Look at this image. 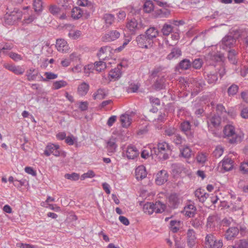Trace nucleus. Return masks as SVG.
<instances>
[{"mask_svg":"<svg viewBox=\"0 0 248 248\" xmlns=\"http://www.w3.org/2000/svg\"><path fill=\"white\" fill-rule=\"evenodd\" d=\"M164 67L159 66L155 67L152 71V77L153 78L157 77L154 84V87L156 90H160L165 87L166 74L164 71Z\"/></svg>","mask_w":248,"mask_h":248,"instance_id":"1","label":"nucleus"},{"mask_svg":"<svg viewBox=\"0 0 248 248\" xmlns=\"http://www.w3.org/2000/svg\"><path fill=\"white\" fill-rule=\"evenodd\" d=\"M151 154L154 152V154L159 156L162 160H165L169 158L171 154V148L169 143L166 142H159L157 147L151 149Z\"/></svg>","mask_w":248,"mask_h":248,"instance_id":"2","label":"nucleus"},{"mask_svg":"<svg viewBox=\"0 0 248 248\" xmlns=\"http://www.w3.org/2000/svg\"><path fill=\"white\" fill-rule=\"evenodd\" d=\"M225 138H227L230 143L234 144L241 141L242 138L235 131L234 127L230 124L226 125L223 129Z\"/></svg>","mask_w":248,"mask_h":248,"instance_id":"3","label":"nucleus"},{"mask_svg":"<svg viewBox=\"0 0 248 248\" xmlns=\"http://www.w3.org/2000/svg\"><path fill=\"white\" fill-rule=\"evenodd\" d=\"M205 245L209 248H221L223 243L222 240L217 239L213 234L210 233L205 237Z\"/></svg>","mask_w":248,"mask_h":248,"instance_id":"4","label":"nucleus"},{"mask_svg":"<svg viewBox=\"0 0 248 248\" xmlns=\"http://www.w3.org/2000/svg\"><path fill=\"white\" fill-rule=\"evenodd\" d=\"M22 17L21 12L20 11H14L10 14H6L5 16V23L8 25H13Z\"/></svg>","mask_w":248,"mask_h":248,"instance_id":"5","label":"nucleus"},{"mask_svg":"<svg viewBox=\"0 0 248 248\" xmlns=\"http://www.w3.org/2000/svg\"><path fill=\"white\" fill-rule=\"evenodd\" d=\"M138 45L141 48H149L152 46L153 41L149 39L145 34H140L136 37Z\"/></svg>","mask_w":248,"mask_h":248,"instance_id":"6","label":"nucleus"},{"mask_svg":"<svg viewBox=\"0 0 248 248\" xmlns=\"http://www.w3.org/2000/svg\"><path fill=\"white\" fill-rule=\"evenodd\" d=\"M60 146L57 144H48L44 151V154L46 156H49L51 154L55 156H59L60 155V152L59 149Z\"/></svg>","mask_w":248,"mask_h":248,"instance_id":"7","label":"nucleus"},{"mask_svg":"<svg viewBox=\"0 0 248 248\" xmlns=\"http://www.w3.org/2000/svg\"><path fill=\"white\" fill-rule=\"evenodd\" d=\"M186 242L189 248H195L197 243L195 232L193 229H188L186 232Z\"/></svg>","mask_w":248,"mask_h":248,"instance_id":"8","label":"nucleus"},{"mask_svg":"<svg viewBox=\"0 0 248 248\" xmlns=\"http://www.w3.org/2000/svg\"><path fill=\"white\" fill-rule=\"evenodd\" d=\"M139 154L137 148L132 145H128L125 151V155L128 159H134L139 156Z\"/></svg>","mask_w":248,"mask_h":248,"instance_id":"9","label":"nucleus"},{"mask_svg":"<svg viewBox=\"0 0 248 248\" xmlns=\"http://www.w3.org/2000/svg\"><path fill=\"white\" fill-rule=\"evenodd\" d=\"M120 36V33L118 31L113 30L105 34L102 39L104 42H109L116 40Z\"/></svg>","mask_w":248,"mask_h":248,"instance_id":"10","label":"nucleus"},{"mask_svg":"<svg viewBox=\"0 0 248 248\" xmlns=\"http://www.w3.org/2000/svg\"><path fill=\"white\" fill-rule=\"evenodd\" d=\"M168 177L169 175L166 170H160L156 174V184L158 185H162L167 181Z\"/></svg>","mask_w":248,"mask_h":248,"instance_id":"11","label":"nucleus"},{"mask_svg":"<svg viewBox=\"0 0 248 248\" xmlns=\"http://www.w3.org/2000/svg\"><path fill=\"white\" fill-rule=\"evenodd\" d=\"M3 66L6 69L13 72L16 75H22L25 72V69L19 65L16 66L14 64L5 63Z\"/></svg>","mask_w":248,"mask_h":248,"instance_id":"12","label":"nucleus"},{"mask_svg":"<svg viewBox=\"0 0 248 248\" xmlns=\"http://www.w3.org/2000/svg\"><path fill=\"white\" fill-rule=\"evenodd\" d=\"M239 232V229L237 227H230L225 232V238L227 240H232L236 237Z\"/></svg>","mask_w":248,"mask_h":248,"instance_id":"13","label":"nucleus"},{"mask_svg":"<svg viewBox=\"0 0 248 248\" xmlns=\"http://www.w3.org/2000/svg\"><path fill=\"white\" fill-rule=\"evenodd\" d=\"M56 47L59 51L62 52H66L69 49V46L66 41L62 39L57 40Z\"/></svg>","mask_w":248,"mask_h":248,"instance_id":"14","label":"nucleus"},{"mask_svg":"<svg viewBox=\"0 0 248 248\" xmlns=\"http://www.w3.org/2000/svg\"><path fill=\"white\" fill-rule=\"evenodd\" d=\"M181 129L189 138L193 137V134L191 131V124L188 121H184L181 124Z\"/></svg>","mask_w":248,"mask_h":248,"instance_id":"15","label":"nucleus"},{"mask_svg":"<svg viewBox=\"0 0 248 248\" xmlns=\"http://www.w3.org/2000/svg\"><path fill=\"white\" fill-rule=\"evenodd\" d=\"M180 203L178 195L176 194H172L169 197V205L172 208H176Z\"/></svg>","mask_w":248,"mask_h":248,"instance_id":"16","label":"nucleus"},{"mask_svg":"<svg viewBox=\"0 0 248 248\" xmlns=\"http://www.w3.org/2000/svg\"><path fill=\"white\" fill-rule=\"evenodd\" d=\"M122 64L120 63L118 65L117 67L115 68L112 69L109 72V77L114 80L118 79L122 75V73L121 72L120 68L122 67Z\"/></svg>","mask_w":248,"mask_h":248,"instance_id":"17","label":"nucleus"},{"mask_svg":"<svg viewBox=\"0 0 248 248\" xmlns=\"http://www.w3.org/2000/svg\"><path fill=\"white\" fill-rule=\"evenodd\" d=\"M89 85L85 82H83L78 87V94L81 96H84L87 94L89 90Z\"/></svg>","mask_w":248,"mask_h":248,"instance_id":"18","label":"nucleus"},{"mask_svg":"<svg viewBox=\"0 0 248 248\" xmlns=\"http://www.w3.org/2000/svg\"><path fill=\"white\" fill-rule=\"evenodd\" d=\"M235 39L231 35H227L225 36L222 40V44L223 45V48L231 47L235 43Z\"/></svg>","mask_w":248,"mask_h":248,"instance_id":"19","label":"nucleus"},{"mask_svg":"<svg viewBox=\"0 0 248 248\" xmlns=\"http://www.w3.org/2000/svg\"><path fill=\"white\" fill-rule=\"evenodd\" d=\"M136 178L138 180H141L147 176V172L145 167L143 166H139L135 170Z\"/></svg>","mask_w":248,"mask_h":248,"instance_id":"20","label":"nucleus"},{"mask_svg":"<svg viewBox=\"0 0 248 248\" xmlns=\"http://www.w3.org/2000/svg\"><path fill=\"white\" fill-rule=\"evenodd\" d=\"M220 163H221L222 168L225 171H229L232 169L233 161L229 157H224Z\"/></svg>","mask_w":248,"mask_h":248,"instance_id":"21","label":"nucleus"},{"mask_svg":"<svg viewBox=\"0 0 248 248\" xmlns=\"http://www.w3.org/2000/svg\"><path fill=\"white\" fill-rule=\"evenodd\" d=\"M196 208L193 204H188L185 207L184 213L189 217H193L196 213Z\"/></svg>","mask_w":248,"mask_h":248,"instance_id":"22","label":"nucleus"},{"mask_svg":"<svg viewBox=\"0 0 248 248\" xmlns=\"http://www.w3.org/2000/svg\"><path fill=\"white\" fill-rule=\"evenodd\" d=\"M108 94V91L104 89H98L97 91L93 93V98L94 100L99 99L101 100L106 97Z\"/></svg>","mask_w":248,"mask_h":248,"instance_id":"23","label":"nucleus"},{"mask_svg":"<svg viewBox=\"0 0 248 248\" xmlns=\"http://www.w3.org/2000/svg\"><path fill=\"white\" fill-rule=\"evenodd\" d=\"M110 51V47L108 46H103L100 48L99 52L97 54V56L99 57L100 60H105L107 57L108 52H109Z\"/></svg>","mask_w":248,"mask_h":248,"instance_id":"24","label":"nucleus"},{"mask_svg":"<svg viewBox=\"0 0 248 248\" xmlns=\"http://www.w3.org/2000/svg\"><path fill=\"white\" fill-rule=\"evenodd\" d=\"M116 142V139L114 138H111L108 141L107 148L109 153H112L115 152L117 147Z\"/></svg>","mask_w":248,"mask_h":248,"instance_id":"25","label":"nucleus"},{"mask_svg":"<svg viewBox=\"0 0 248 248\" xmlns=\"http://www.w3.org/2000/svg\"><path fill=\"white\" fill-rule=\"evenodd\" d=\"M172 172L175 176L180 174L182 172L185 171V168L180 164H173L171 165Z\"/></svg>","mask_w":248,"mask_h":248,"instance_id":"26","label":"nucleus"},{"mask_svg":"<svg viewBox=\"0 0 248 248\" xmlns=\"http://www.w3.org/2000/svg\"><path fill=\"white\" fill-rule=\"evenodd\" d=\"M195 196L199 201L203 202L208 196V194L204 192V190L201 188L197 189L195 192Z\"/></svg>","mask_w":248,"mask_h":248,"instance_id":"27","label":"nucleus"},{"mask_svg":"<svg viewBox=\"0 0 248 248\" xmlns=\"http://www.w3.org/2000/svg\"><path fill=\"white\" fill-rule=\"evenodd\" d=\"M221 123L220 117L217 115H214L207 121L208 126L212 124L214 127H216L219 126Z\"/></svg>","mask_w":248,"mask_h":248,"instance_id":"28","label":"nucleus"},{"mask_svg":"<svg viewBox=\"0 0 248 248\" xmlns=\"http://www.w3.org/2000/svg\"><path fill=\"white\" fill-rule=\"evenodd\" d=\"M149 39L153 41V39L156 38L158 34L157 30L155 27H151L146 30L145 34Z\"/></svg>","mask_w":248,"mask_h":248,"instance_id":"29","label":"nucleus"},{"mask_svg":"<svg viewBox=\"0 0 248 248\" xmlns=\"http://www.w3.org/2000/svg\"><path fill=\"white\" fill-rule=\"evenodd\" d=\"M120 121L123 127H127L130 125L132 120L130 115L127 114H124L121 115Z\"/></svg>","mask_w":248,"mask_h":248,"instance_id":"30","label":"nucleus"},{"mask_svg":"<svg viewBox=\"0 0 248 248\" xmlns=\"http://www.w3.org/2000/svg\"><path fill=\"white\" fill-rule=\"evenodd\" d=\"M205 73H206L205 78L208 83L213 84L216 83L218 79L217 72H210L208 73L205 72Z\"/></svg>","mask_w":248,"mask_h":248,"instance_id":"31","label":"nucleus"},{"mask_svg":"<svg viewBox=\"0 0 248 248\" xmlns=\"http://www.w3.org/2000/svg\"><path fill=\"white\" fill-rule=\"evenodd\" d=\"M181 54V51L179 48L174 47L171 49L170 53L168 55L167 58L169 60H172L178 58Z\"/></svg>","mask_w":248,"mask_h":248,"instance_id":"32","label":"nucleus"},{"mask_svg":"<svg viewBox=\"0 0 248 248\" xmlns=\"http://www.w3.org/2000/svg\"><path fill=\"white\" fill-rule=\"evenodd\" d=\"M82 10L81 9L78 7L73 8L71 11V16L74 19H78L82 17Z\"/></svg>","mask_w":248,"mask_h":248,"instance_id":"33","label":"nucleus"},{"mask_svg":"<svg viewBox=\"0 0 248 248\" xmlns=\"http://www.w3.org/2000/svg\"><path fill=\"white\" fill-rule=\"evenodd\" d=\"M154 212L156 213H161L164 211L166 205L160 202H156L154 203Z\"/></svg>","mask_w":248,"mask_h":248,"instance_id":"34","label":"nucleus"},{"mask_svg":"<svg viewBox=\"0 0 248 248\" xmlns=\"http://www.w3.org/2000/svg\"><path fill=\"white\" fill-rule=\"evenodd\" d=\"M192 65V63L191 62L187 59H185L182 60L179 63V67L180 69L182 70H187L188 69L190 66Z\"/></svg>","mask_w":248,"mask_h":248,"instance_id":"35","label":"nucleus"},{"mask_svg":"<svg viewBox=\"0 0 248 248\" xmlns=\"http://www.w3.org/2000/svg\"><path fill=\"white\" fill-rule=\"evenodd\" d=\"M103 61V60H100L99 62H95L94 63V68L98 72H102L107 68L106 62Z\"/></svg>","mask_w":248,"mask_h":248,"instance_id":"36","label":"nucleus"},{"mask_svg":"<svg viewBox=\"0 0 248 248\" xmlns=\"http://www.w3.org/2000/svg\"><path fill=\"white\" fill-rule=\"evenodd\" d=\"M103 19L105 20L106 26L108 27L114 22L115 17L112 14H107L104 16Z\"/></svg>","mask_w":248,"mask_h":248,"instance_id":"37","label":"nucleus"},{"mask_svg":"<svg viewBox=\"0 0 248 248\" xmlns=\"http://www.w3.org/2000/svg\"><path fill=\"white\" fill-rule=\"evenodd\" d=\"M34 72H35V69L34 68H30L27 70L26 73V76L29 81H32L36 79V77L38 75L39 73L38 72H36L34 74H33Z\"/></svg>","mask_w":248,"mask_h":248,"instance_id":"38","label":"nucleus"},{"mask_svg":"<svg viewBox=\"0 0 248 248\" xmlns=\"http://www.w3.org/2000/svg\"><path fill=\"white\" fill-rule=\"evenodd\" d=\"M154 205L153 202H147L143 207V210L145 213L151 215L154 212Z\"/></svg>","mask_w":248,"mask_h":248,"instance_id":"39","label":"nucleus"},{"mask_svg":"<svg viewBox=\"0 0 248 248\" xmlns=\"http://www.w3.org/2000/svg\"><path fill=\"white\" fill-rule=\"evenodd\" d=\"M180 153L183 157L189 158L191 156L192 151L188 146H186L184 148L180 149Z\"/></svg>","mask_w":248,"mask_h":248,"instance_id":"40","label":"nucleus"},{"mask_svg":"<svg viewBox=\"0 0 248 248\" xmlns=\"http://www.w3.org/2000/svg\"><path fill=\"white\" fill-rule=\"evenodd\" d=\"M161 32L163 35L168 36L172 32V26L167 23L164 24L161 29Z\"/></svg>","mask_w":248,"mask_h":248,"instance_id":"41","label":"nucleus"},{"mask_svg":"<svg viewBox=\"0 0 248 248\" xmlns=\"http://www.w3.org/2000/svg\"><path fill=\"white\" fill-rule=\"evenodd\" d=\"M180 221L171 220L170 223V229L173 232H176L178 231L180 226Z\"/></svg>","mask_w":248,"mask_h":248,"instance_id":"42","label":"nucleus"},{"mask_svg":"<svg viewBox=\"0 0 248 248\" xmlns=\"http://www.w3.org/2000/svg\"><path fill=\"white\" fill-rule=\"evenodd\" d=\"M154 8V5L151 0H147L143 5V10L146 13L151 12L153 10Z\"/></svg>","mask_w":248,"mask_h":248,"instance_id":"43","label":"nucleus"},{"mask_svg":"<svg viewBox=\"0 0 248 248\" xmlns=\"http://www.w3.org/2000/svg\"><path fill=\"white\" fill-rule=\"evenodd\" d=\"M33 7L35 12L39 13L43 9V2L42 0H34Z\"/></svg>","mask_w":248,"mask_h":248,"instance_id":"44","label":"nucleus"},{"mask_svg":"<svg viewBox=\"0 0 248 248\" xmlns=\"http://www.w3.org/2000/svg\"><path fill=\"white\" fill-rule=\"evenodd\" d=\"M138 22L135 19H132L127 25V27L131 31H135L138 28Z\"/></svg>","mask_w":248,"mask_h":248,"instance_id":"45","label":"nucleus"},{"mask_svg":"<svg viewBox=\"0 0 248 248\" xmlns=\"http://www.w3.org/2000/svg\"><path fill=\"white\" fill-rule=\"evenodd\" d=\"M45 75L46 76V78H44L42 76H40V78L43 81H46L48 80L54 79L58 77V75L49 72H46L45 73Z\"/></svg>","mask_w":248,"mask_h":248,"instance_id":"46","label":"nucleus"},{"mask_svg":"<svg viewBox=\"0 0 248 248\" xmlns=\"http://www.w3.org/2000/svg\"><path fill=\"white\" fill-rule=\"evenodd\" d=\"M67 83L64 80L57 81L53 84V89L54 90H58L62 87L66 86Z\"/></svg>","mask_w":248,"mask_h":248,"instance_id":"47","label":"nucleus"},{"mask_svg":"<svg viewBox=\"0 0 248 248\" xmlns=\"http://www.w3.org/2000/svg\"><path fill=\"white\" fill-rule=\"evenodd\" d=\"M239 87L236 84H232L228 89V93L229 96H233L236 94L238 92Z\"/></svg>","mask_w":248,"mask_h":248,"instance_id":"48","label":"nucleus"},{"mask_svg":"<svg viewBox=\"0 0 248 248\" xmlns=\"http://www.w3.org/2000/svg\"><path fill=\"white\" fill-rule=\"evenodd\" d=\"M236 53L234 50H231L228 52V58L229 61L232 64H235L237 62L235 58Z\"/></svg>","mask_w":248,"mask_h":248,"instance_id":"49","label":"nucleus"},{"mask_svg":"<svg viewBox=\"0 0 248 248\" xmlns=\"http://www.w3.org/2000/svg\"><path fill=\"white\" fill-rule=\"evenodd\" d=\"M81 9L82 10V15L85 13L87 16H90V14L93 11V6L92 4H89V5L86 6V7H83V8Z\"/></svg>","mask_w":248,"mask_h":248,"instance_id":"50","label":"nucleus"},{"mask_svg":"<svg viewBox=\"0 0 248 248\" xmlns=\"http://www.w3.org/2000/svg\"><path fill=\"white\" fill-rule=\"evenodd\" d=\"M223 152L224 150L223 147L220 146H218L213 152V155L216 158H219L222 155Z\"/></svg>","mask_w":248,"mask_h":248,"instance_id":"51","label":"nucleus"},{"mask_svg":"<svg viewBox=\"0 0 248 248\" xmlns=\"http://www.w3.org/2000/svg\"><path fill=\"white\" fill-rule=\"evenodd\" d=\"M217 217L215 215L210 216L207 218V225L210 227L215 226V221L217 220Z\"/></svg>","mask_w":248,"mask_h":248,"instance_id":"52","label":"nucleus"},{"mask_svg":"<svg viewBox=\"0 0 248 248\" xmlns=\"http://www.w3.org/2000/svg\"><path fill=\"white\" fill-rule=\"evenodd\" d=\"M64 177L66 179L72 180V181H77L79 179V175L78 173L73 172L71 174L66 173L64 175Z\"/></svg>","mask_w":248,"mask_h":248,"instance_id":"53","label":"nucleus"},{"mask_svg":"<svg viewBox=\"0 0 248 248\" xmlns=\"http://www.w3.org/2000/svg\"><path fill=\"white\" fill-rule=\"evenodd\" d=\"M237 248H248V240L242 239L238 241L236 243Z\"/></svg>","mask_w":248,"mask_h":248,"instance_id":"54","label":"nucleus"},{"mask_svg":"<svg viewBox=\"0 0 248 248\" xmlns=\"http://www.w3.org/2000/svg\"><path fill=\"white\" fill-rule=\"evenodd\" d=\"M81 35V32L79 30L72 31L68 33V36L73 39H78Z\"/></svg>","mask_w":248,"mask_h":248,"instance_id":"55","label":"nucleus"},{"mask_svg":"<svg viewBox=\"0 0 248 248\" xmlns=\"http://www.w3.org/2000/svg\"><path fill=\"white\" fill-rule=\"evenodd\" d=\"M193 67L195 69H198L201 68L202 64V61L201 59H196L192 62Z\"/></svg>","mask_w":248,"mask_h":248,"instance_id":"56","label":"nucleus"},{"mask_svg":"<svg viewBox=\"0 0 248 248\" xmlns=\"http://www.w3.org/2000/svg\"><path fill=\"white\" fill-rule=\"evenodd\" d=\"M158 16L160 17H164L168 16L170 12L167 9H161L157 11Z\"/></svg>","mask_w":248,"mask_h":248,"instance_id":"57","label":"nucleus"},{"mask_svg":"<svg viewBox=\"0 0 248 248\" xmlns=\"http://www.w3.org/2000/svg\"><path fill=\"white\" fill-rule=\"evenodd\" d=\"M8 55L11 59L16 62L22 60V57L20 55L15 52H11L9 53Z\"/></svg>","mask_w":248,"mask_h":248,"instance_id":"58","label":"nucleus"},{"mask_svg":"<svg viewBox=\"0 0 248 248\" xmlns=\"http://www.w3.org/2000/svg\"><path fill=\"white\" fill-rule=\"evenodd\" d=\"M94 176V172L93 170H90L88 171L86 173H84L81 175V179L83 180L87 178H93Z\"/></svg>","mask_w":248,"mask_h":248,"instance_id":"59","label":"nucleus"},{"mask_svg":"<svg viewBox=\"0 0 248 248\" xmlns=\"http://www.w3.org/2000/svg\"><path fill=\"white\" fill-rule=\"evenodd\" d=\"M240 170L243 173H247L248 172V162L241 163Z\"/></svg>","mask_w":248,"mask_h":248,"instance_id":"60","label":"nucleus"},{"mask_svg":"<svg viewBox=\"0 0 248 248\" xmlns=\"http://www.w3.org/2000/svg\"><path fill=\"white\" fill-rule=\"evenodd\" d=\"M197 160L201 163H204L206 161V156L204 154H199L196 157Z\"/></svg>","mask_w":248,"mask_h":248,"instance_id":"61","label":"nucleus"},{"mask_svg":"<svg viewBox=\"0 0 248 248\" xmlns=\"http://www.w3.org/2000/svg\"><path fill=\"white\" fill-rule=\"evenodd\" d=\"M183 139H182V137L180 136L179 135L177 134L174 135L173 138V142L176 145L181 144L183 142Z\"/></svg>","mask_w":248,"mask_h":248,"instance_id":"62","label":"nucleus"},{"mask_svg":"<svg viewBox=\"0 0 248 248\" xmlns=\"http://www.w3.org/2000/svg\"><path fill=\"white\" fill-rule=\"evenodd\" d=\"M89 103L87 101L80 102L79 108L81 111H85L88 109Z\"/></svg>","mask_w":248,"mask_h":248,"instance_id":"63","label":"nucleus"},{"mask_svg":"<svg viewBox=\"0 0 248 248\" xmlns=\"http://www.w3.org/2000/svg\"><path fill=\"white\" fill-rule=\"evenodd\" d=\"M216 111L218 114L227 113L224 107L222 104H217L216 106Z\"/></svg>","mask_w":248,"mask_h":248,"instance_id":"64","label":"nucleus"}]
</instances>
